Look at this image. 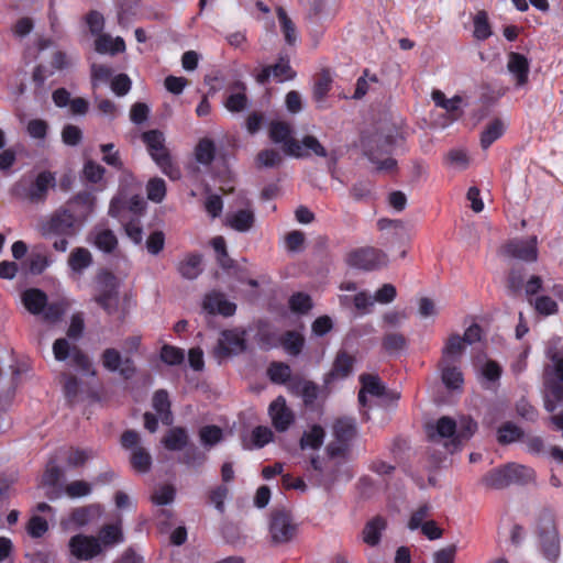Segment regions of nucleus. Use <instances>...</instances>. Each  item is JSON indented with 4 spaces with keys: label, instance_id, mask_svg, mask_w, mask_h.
<instances>
[{
    "label": "nucleus",
    "instance_id": "nucleus-1",
    "mask_svg": "<svg viewBox=\"0 0 563 563\" xmlns=\"http://www.w3.org/2000/svg\"><path fill=\"white\" fill-rule=\"evenodd\" d=\"M95 197L80 191L56 209L41 225L44 236H75L93 211Z\"/></svg>",
    "mask_w": 563,
    "mask_h": 563
},
{
    "label": "nucleus",
    "instance_id": "nucleus-2",
    "mask_svg": "<svg viewBox=\"0 0 563 563\" xmlns=\"http://www.w3.org/2000/svg\"><path fill=\"white\" fill-rule=\"evenodd\" d=\"M536 536L542 556L551 563L556 562L561 554V538L553 509L543 508L540 510L537 518Z\"/></svg>",
    "mask_w": 563,
    "mask_h": 563
},
{
    "label": "nucleus",
    "instance_id": "nucleus-3",
    "mask_svg": "<svg viewBox=\"0 0 563 563\" xmlns=\"http://www.w3.org/2000/svg\"><path fill=\"white\" fill-rule=\"evenodd\" d=\"M547 357L552 362V366L545 368V387L553 400H545L544 408L548 412H554L556 404L563 401V352L555 346H549Z\"/></svg>",
    "mask_w": 563,
    "mask_h": 563
},
{
    "label": "nucleus",
    "instance_id": "nucleus-4",
    "mask_svg": "<svg viewBox=\"0 0 563 563\" xmlns=\"http://www.w3.org/2000/svg\"><path fill=\"white\" fill-rule=\"evenodd\" d=\"M142 141L145 143L151 157L161 170L173 180L179 179L181 176L180 169L173 162L172 156L165 146L163 132L159 130L146 131L142 134Z\"/></svg>",
    "mask_w": 563,
    "mask_h": 563
},
{
    "label": "nucleus",
    "instance_id": "nucleus-5",
    "mask_svg": "<svg viewBox=\"0 0 563 563\" xmlns=\"http://www.w3.org/2000/svg\"><path fill=\"white\" fill-rule=\"evenodd\" d=\"M121 446L131 451L130 463L132 468L141 474L147 473L152 467L150 452L141 445V437L135 430H125L120 438Z\"/></svg>",
    "mask_w": 563,
    "mask_h": 563
},
{
    "label": "nucleus",
    "instance_id": "nucleus-6",
    "mask_svg": "<svg viewBox=\"0 0 563 563\" xmlns=\"http://www.w3.org/2000/svg\"><path fill=\"white\" fill-rule=\"evenodd\" d=\"M386 262V254L372 246L353 250L346 255V264L349 266L364 271L378 269L384 266Z\"/></svg>",
    "mask_w": 563,
    "mask_h": 563
},
{
    "label": "nucleus",
    "instance_id": "nucleus-7",
    "mask_svg": "<svg viewBox=\"0 0 563 563\" xmlns=\"http://www.w3.org/2000/svg\"><path fill=\"white\" fill-rule=\"evenodd\" d=\"M291 126L284 121H272L269 124V137L274 143H282L286 154L294 157L309 156V152L301 148L300 142L291 137Z\"/></svg>",
    "mask_w": 563,
    "mask_h": 563
},
{
    "label": "nucleus",
    "instance_id": "nucleus-8",
    "mask_svg": "<svg viewBox=\"0 0 563 563\" xmlns=\"http://www.w3.org/2000/svg\"><path fill=\"white\" fill-rule=\"evenodd\" d=\"M297 532L292 517L287 510H274L271 515L269 534L275 544L289 542Z\"/></svg>",
    "mask_w": 563,
    "mask_h": 563
},
{
    "label": "nucleus",
    "instance_id": "nucleus-9",
    "mask_svg": "<svg viewBox=\"0 0 563 563\" xmlns=\"http://www.w3.org/2000/svg\"><path fill=\"white\" fill-rule=\"evenodd\" d=\"M68 547L70 554L80 561H90L102 553L99 540L93 536L82 533L73 536Z\"/></svg>",
    "mask_w": 563,
    "mask_h": 563
},
{
    "label": "nucleus",
    "instance_id": "nucleus-10",
    "mask_svg": "<svg viewBox=\"0 0 563 563\" xmlns=\"http://www.w3.org/2000/svg\"><path fill=\"white\" fill-rule=\"evenodd\" d=\"M102 366L109 372H119L124 379H131L136 373V366L131 357L122 358L121 353L114 347L106 349L101 354Z\"/></svg>",
    "mask_w": 563,
    "mask_h": 563
},
{
    "label": "nucleus",
    "instance_id": "nucleus-11",
    "mask_svg": "<svg viewBox=\"0 0 563 563\" xmlns=\"http://www.w3.org/2000/svg\"><path fill=\"white\" fill-rule=\"evenodd\" d=\"M537 244V236H531L527 240L515 239L505 244L504 252L512 258L532 263L538 260Z\"/></svg>",
    "mask_w": 563,
    "mask_h": 563
},
{
    "label": "nucleus",
    "instance_id": "nucleus-12",
    "mask_svg": "<svg viewBox=\"0 0 563 563\" xmlns=\"http://www.w3.org/2000/svg\"><path fill=\"white\" fill-rule=\"evenodd\" d=\"M268 413L272 419V424L278 432L287 431L295 422V415L287 406L284 396H278L273 400L268 407Z\"/></svg>",
    "mask_w": 563,
    "mask_h": 563
},
{
    "label": "nucleus",
    "instance_id": "nucleus-13",
    "mask_svg": "<svg viewBox=\"0 0 563 563\" xmlns=\"http://www.w3.org/2000/svg\"><path fill=\"white\" fill-rule=\"evenodd\" d=\"M202 309L209 314H220L228 318L235 313L236 305L229 301L224 294L213 290L205 295Z\"/></svg>",
    "mask_w": 563,
    "mask_h": 563
},
{
    "label": "nucleus",
    "instance_id": "nucleus-14",
    "mask_svg": "<svg viewBox=\"0 0 563 563\" xmlns=\"http://www.w3.org/2000/svg\"><path fill=\"white\" fill-rule=\"evenodd\" d=\"M55 174L49 170H44L37 174L35 180L31 184L25 192V198L33 202H43L46 200L49 188L55 187Z\"/></svg>",
    "mask_w": 563,
    "mask_h": 563
},
{
    "label": "nucleus",
    "instance_id": "nucleus-15",
    "mask_svg": "<svg viewBox=\"0 0 563 563\" xmlns=\"http://www.w3.org/2000/svg\"><path fill=\"white\" fill-rule=\"evenodd\" d=\"M244 349V339L232 330H225L221 333L213 353L217 358L222 360L238 352H242Z\"/></svg>",
    "mask_w": 563,
    "mask_h": 563
},
{
    "label": "nucleus",
    "instance_id": "nucleus-16",
    "mask_svg": "<svg viewBox=\"0 0 563 563\" xmlns=\"http://www.w3.org/2000/svg\"><path fill=\"white\" fill-rule=\"evenodd\" d=\"M88 241L99 251L111 254L119 245V241L114 232L106 227L96 225L88 235Z\"/></svg>",
    "mask_w": 563,
    "mask_h": 563
},
{
    "label": "nucleus",
    "instance_id": "nucleus-17",
    "mask_svg": "<svg viewBox=\"0 0 563 563\" xmlns=\"http://www.w3.org/2000/svg\"><path fill=\"white\" fill-rule=\"evenodd\" d=\"M354 362L355 358L352 355L345 351H340L335 356L331 371L324 376V388H328L335 379L346 378L353 371Z\"/></svg>",
    "mask_w": 563,
    "mask_h": 563
},
{
    "label": "nucleus",
    "instance_id": "nucleus-18",
    "mask_svg": "<svg viewBox=\"0 0 563 563\" xmlns=\"http://www.w3.org/2000/svg\"><path fill=\"white\" fill-rule=\"evenodd\" d=\"M333 79L329 69H322L314 77L312 99L320 110L328 109L327 97L332 89Z\"/></svg>",
    "mask_w": 563,
    "mask_h": 563
},
{
    "label": "nucleus",
    "instance_id": "nucleus-19",
    "mask_svg": "<svg viewBox=\"0 0 563 563\" xmlns=\"http://www.w3.org/2000/svg\"><path fill=\"white\" fill-rule=\"evenodd\" d=\"M387 528V520L377 515L368 520L362 531V539L368 547H376L382 540V534Z\"/></svg>",
    "mask_w": 563,
    "mask_h": 563
},
{
    "label": "nucleus",
    "instance_id": "nucleus-20",
    "mask_svg": "<svg viewBox=\"0 0 563 563\" xmlns=\"http://www.w3.org/2000/svg\"><path fill=\"white\" fill-rule=\"evenodd\" d=\"M145 201L140 195H134L128 199L113 198L110 203L109 213L112 217H119L123 210H129L134 214H141L145 210Z\"/></svg>",
    "mask_w": 563,
    "mask_h": 563
},
{
    "label": "nucleus",
    "instance_id": "nucleus-21",
    "mask_svg": "<svg viewBox=\"0 0 563 563\" xmlns=\"http://www.w3.org/2000/svg\"><path fill=\"white\" fill-rule=\"evenodd\" d=\"M47 295L40 288L25 289L21 295V300L25 309L34 316L41 314L47 306Z\"/></svg>",
    "mask_w": 563,
    "mask_h": 563
},
{
    "label": "nucleus",
    "instance_id": "nucleus-22",
    "mask_svg": "<svg viewBox=\"0 0 563 563\" xmlns=\"http://www.w3.org/2000/svg\"><path fill=\"white\" fill-rule=\"evenodd\" d=\"M508 70L515 76L516 85L521 87L528 82L529 62L520 53L511 52L508 56Z\"/></svg>",
    "mask_w": 563,
    "mask_h": 563
},
{
    "label": "nucleus",
    "instance_id": "nucleus-23",
    "mask_svg": "<svg viewBox=\"0 0 563 563\" xmlns=\"http://www.w3.org/2000/svg\"><path fill=\"white\" fill-rule=\"evenodd\" d=\"M290 390L300 394L306 406H312L320 393V388L316 383L305 380L299 376H294L291 379Z\"/></svg>",
    "mask_w": 563,
    "mask_h": 563
},
{
    "label": "nucleus",
    "instance_id": "nucleus-24",
    "mask_svg": "<svg viewBox=\"0 0 563 563\" xmlns=\"http://www.w3.org/2000/svg\"><path fill=\"white\" fill-rule=\"evenodd\" d=\"M153 409L159 416L163 424L172 426L174 422V416L170 410L172 402L169 400V395L166 389H158L154 393L152 398Z\"/></svg>",
    "mask_w": 563,
    "mask_h": 563
},
{
    "label": "nucleus",
    "instance_id": "nucleus-25",
    "mask_svg": "<svg viewBox=\"0 0 563 563\" xmlns=\"http://www.w3.org/2000/svg\"><path fill=\"white\" fill-rule=\"evenodd\" d=\"M454 363L455 362L442 363V361L439 363L442 382L450 390L461 389L464 384L463 373Z\"/></svg>",
    "mask_w": 563,
    "mask_h": 563
},
{
    "label": "nucleus",
    "instance_id": "nucleus-26",
    "mask_svg": "<svg viewBox=\"0 0 563 563\" xmlns=\"http://www.w3.org/2000/svg\"><path fill=\"white\" fill-rule=\"evenodd\" d=\"M163 446L168 451H181L189 442V435L184 427H173L162 438Z\"/></svg>",
    "mask_w": 563,
    "mask_h": 563
},
{
    "label": "nucleus",
    "instance_id": "nucleus-27",
    "mask_svg": "<svg viewBox=\"0 0 563 563\" xmlns=\"http://www.w3.org/2000/svg\"><path fill=\"white\" fill-rule=\"evenodd\" d=\"M255 223V214L251 209H240L227 216V224L238 231L247 232Z\"/></svg>",
    "mask_w": 563,
    "mask_h": 563
},
{
    "label": "nucleus",
    "instance_id": "nucleus-28",
    "mask_svg": "<svg viewBox=\"0 0 563 563\" xmlns=\"http://www.w3.org/2000/svg\"><path fill=\"white\" fill-rule=\"evenodd\" d=\"M101 548H111L124 541L122 528L119 523H107L102 526L96 537Z\"/></svg>",
    "mask_w": 563,
    "mask_h": 563
},
{
    "label": "nucleus",
    "instance_id": "nucleus-29",
    "mask_svg": "<svg viewBox=\"0 0 563 563\" xmlns=\"http://www.w3.org/2000/svg\"><path fill=\"white\" fill-rule=\"evenodd\" d=\"M356 423L351 418H339L333 423V435L338 442L350 444L356 437Z\"/></svg>",
    "mask_w": 563,
    "mask_h": 563
},
{
    "label": "nucleus",
    "instance_id": "nucleus-30",
    "mask_svg": "<svg viewBox=\"0 0 563 563\" xmlns=\"http://www.w3.org/2000/svg\"><path fill=\"white\" fill-rule=\"evenodd\" d=\"M201 262L200 254L190 253L178 264V273L186 279H196L202 273Z\"/></svg>",
    "mask_w": 563,
    "mask_h": 563
},
{
    "label": "nucleus",
    "instance_id": "nucleus-31",
    "mask_svg": "<svg viewBox=\"0 0 563 563\" xmlns=\"http://www.w3.org/2000/svg\"><path fill=\"white\" fill-rule=\"evenodd\" d=\"M232 90H239L235 93H231L224 101L225 108L230 112H240L246 108L247 97L245 95V84L238 80L230 86Z\"/></svg>",
    "mask_w": 563,
    "mask_h": 563
},
{
    "label": "nucleus",
    "instance_id": "nucleus-32",
    "mask_svg": "<svg viewBox=\"0 0 563 563\" xmlns=\"http://www.w3.org/2000/svg\"><path fill=\"white\" fill-rule=\"evenodd\" d=\"M92 255L89 250L85 247H75L68 257V266L75 273L81 274L86 268L92 264Z\"/></svg>",
    "mask_w": 563,
    "mask_h": 563
},
{
    "label": "nucleus",
    "instance_id": "nucleus-33",
    "mask_svg": "<svg viewBox=\"0 0 563 563\" xmlns=\"http://www.w3.org/2000/svg\"><path fill=\"white\" fill-rule=\"evenodd\" d=\"M483 484L492 489H504L510 484L507 465L494 468L482 478Z\"/></svg>",
    "mask_w": 563,
    "mask_h": 563
},
{
    "label": "nucleus",
    "instance_id": "nucleus-34",
    "mask_svg": "<svg viewBox=\"0 0 563 563\" xmlns=\"http://www.w3.org/2000/svg\"><path fill=\"white\" fill-rule=\"evenodd\" d=\"M464 349L465 343L459 334L450 335L442 351V363L457 362Z\"/></svg>",
    "mask_w": 563,
    "mask_h": 563
},
{
    "label": "nucleus",
    "instance_id": "nucleus-35",
    "mask_svg": "<svg viewBox=\"0 0 563 563\" xmlns=\"http://www.w3.org/2000/svg\"><path fill=\"white\" fill-rule=\"evenodd\" d=\"M456 422L454 419L443 416L438 419L434 427H428V435L434 440L435 435L439 438H455Z\"/></svg>",
    "mask_w": 563,
    "mask_h": 563
},
{
    "label": "nucleus",
    "instance_id": "nucleus-36",
    "mask_svg": "<svg viewBox=\"0 0 563 563\" xmlns=\"http://www.w3.org/2000/svg\"><path fill=\"white\" fill-rule=\"evenodd\" d=\"M510 484L526 485L534 481L536 472L533 468L516 463L507 464Z\"/></svg>",
    "mask_w": 563,
    "mask_h": 563
},
{
    "label": "nucleus",
    "instance_id": "nucleus-37",
    "mask_svg": "<svg viewBox=\"0 0 563 563\" xmlns=\"http://www.w3.org/2000/svg\"><path fill=\"white\" fill-rule=\"evenodd\" d=\"M505 133L504 122L496 118L490 121L481 134V146L487 150L495 141L500 139Z\"/></svg>",
    "mask_w": 563,
    "mask_h": 563
},
{
    "label": "nucleus",
    "instance_id": "nucleus-38",
    "mask_svg": "<svg viewBox=\"0 0 563 563\" xmlns=\"http://www.w3.org/2000/svg\"><path fill=\"white\" fill-rule=\"evenodd\" d=\"M279 342L288 354L297 356L303 349L305 338L299 332L289 330L280 336Z\"/></svg>",
    "mask_w": 563,
    "mask_h": 563
},
{
    "label": "nucleus",
    "instance_id": "nucleus-39",
    "mask_svg": "<svg viewBox=\"0 0 563 563\" xmlns=\"http://www.w3.org/2000/svg\"><path fill=\"white\" fill-rule=\"evenodd\" d=\"M267 376L272 383L284 385L291 382V368L284 362H272L267 368Z\"/></svg>",
    "mask_w": 563,
    "mask_h": 563
},
{
    "label": "nucleus",
    "instance_id": "nucleus-40",
    "mask_svg": "<svg viewBox=\"0 0 563 563\" xmlns=\"http://www.w3.org/2000/svg\"><path fill=\"white\" fill-rule=\"evenodd\" d=\"M196 161L202 165H210L216 157L214 142L209 137L199 140L195 147Z\"/></svg>",
    "mask_w": 563,
    "mask_h": 563
},
{
    "label": "nucleus",
    "instance_id": "nucleus-41",
    "mask_svg": "<svg viewBox=\"0 0 563 563\" xmlns=\"http://www.w3.org/2000/svg\"><path fill=\"white\" fill-rule=\"evenodd\" d=\"M523 437L521 428L512 422H505L497 429V441L501 445L514 443Z\"/></svg>",
    "mask_w": 563,
    "mask_h": 563
},
{
    "label": "nucleus",
    "instance_id": "nucleus-42",
    "mask_svg": "<svg viewBox=\"0 0 563 563\" xmlns=\"http://www.w3.org/2000/svg\"><path fill=\"white\" fill-rule=\"evenodd\" d=\"M198 434L201 444L206 448L214 446L223 440V430L216 424L201 427Z\"/></svg>",
    "mask_w": 563,
    "mask_h": 563
},
{
    "label": "nucleus",
    "instance_id": "nucleus-43",
    "mask_svg": "<svg viewBox=\"0 0 563 563\" xmlns=\"http://www.w3.org/2000/svg\"><path fill=\"white\" fill-rule=\"evenodd\" d=\"M324 435L323 428L319 424H314L309 431L303 432L300 439V448L317 450L322 445Z\"/></svg>",
    "mask_w": 563,
    "mask_h": 563
},
{
    "label": "nucleus",
    "instance_id": "nucleus-44",
    "mask_svg": "<svg viewBox=\"0 0 563 563\" xmlns=\"http://www.w3.org/2000/svg\"><path fill=\"white\" fill-rule=\"evenodd\" d=\"M525 269L512 267L506 279V287L510 296H518L525 288Z\"/></svg>",
    "mask_w": 563,
    "mask_h": 563
},
{
    "label": "nucleus",
    "instance_id": "nucleus-45",
    "mask_svg": "<svg viewBox=\"0 0 563 563\" xmlns=\"http://www.w3.org/2000/svg\"><path fill=\"white\" fill-rule=\"evenodd\" d=\"M473 35L476 40L485 41L492 35V26L486 11H478L473 19Z\"/></svg>",
    "mask_w": 563,
    "mask_h": 563
},
{
    "label": "nucleus",
    "instance_id": "nucleus-46",
    "mask_svg": "<svg viewBox=\"0 0 563 563\" xmlns=\"http://www.w3.org/2000/svg\"><path fill=\"white\" fill-rule=\"evenodd\" d=\"M362 389L372 396L385 397L387 395L385 386L376 375L363 374L360 376Z\"/></svg>",
    "mask_w": 563,
    "mask_h": 563
},
{
    "label": "nucleus",
    "instance_id": "nucleus-47",
    "mask_svg": "<svg viewBox=\"0 0 563 563\" xmlns=\"http://www.w3.org/2000/svg\"><path fill=\"white\" fill-rule=\"evenodd\" d=\"M277 18L286 43L289 45H294L297 41L296 26L291 19L288 16L287 12L284 10V8H277Z\"/></svg>",
    "mask_w": 563,
    "mask_h": 563
},
{
    "label": "nucleus",
    "instance_id": "nucleus-48",
    "mask_svg": "<svg viewBox=\"0 0 563 563\" xmlns=\"http://www.w3.org/2000/svg\"><path fill=\"white\" fill-rule=\"evenodd\" d=\"M161 360L170 366H177L184 363V350L170 344H164L159 353Z\"/></svg>",
    "mask_w": 563,
    "mask_h": 563
},
{
    "label": "nucleus",
    "instance_id": "nucleus-49",
    "mask_svg": "<svg viewBox=\"0 0 563 563\" xmlns=\"http://www.w3.org/2000/svg\"><path fill=\"white\" fill-rule=\"evenodd\" d=\"M529 303L541 316H551L558 312L559 306L550 296H539L534 299L530 298Z\"/></svg>",
    "mask_w": 563,
    "mask_h": 563
},
{
    "label": "nucleus",
    "instance_id": "nucleus-50",
    "mask_svg": "<svg viewBox=\"0 0 563 563\" xmlns=\"http://www.w3.org/2000/svg\"><path fill=\"white\" fill-rule=\"evenodd\" d=\"M98 291L118 296V279L109 271H102L97 275Z\"/></svg>",
    "mask_w": 563,
    "mask_h": 563
},
{
    "label": "nucleus",
    "instance_id": "nucleus-51",
    "mask_svg": "<svg viewBox=\"0 0 563 563\" xmlns=\"http://www.w3.org/2000/svg\"><path fill=\"white\" fill-rule=\"evenodd\" d=\"M288 303L290 310L299 314H306L312 308L311 297L308 294L301 291L291 295Z\"/></svg>",
    "mask_w": 563,
    "mask_h": 563
},
{
    "label": "nucleus",
    "instance_id": "nucleus-52",
    "mask_svg": "<svg viewBox=\"0 0 563 563\" xmlns=\"http://www.w3.org/2000/svg\"><path fill=\"white\" fill-rule=\"evenodd\" d=\"M147 199L159 203L166 196V184L163 178L154 177L151 178L146 185Z\"/></svg>",
    "mask_w": 563,
    "mask_h": 563
},
{
    "label": "nucleus",
    "instance_id": "nucleus-53",
    "mask_svg": "<svg viewBox=\"0 0 563 563\" xmlns=\"http://www.w3.org/2000/svg\"><path fill=\"white\" fill-rule=\"evenodd\" d=\"M382 345L387 353L393 354L406 347L407 339L401 333H386L383 338Z\"/></svg>",
    "mask_w": 563,
    "mask_h": 563
},
{
    "label": "nucleus",
    "instance_id": "nucleus-54",
    "mask_svg": "<svg viewBox=\"0 0 563 563\" xmlns=\"http://www.w3.org/2000/svg\"><path fill=\"white\" fill-rule=\"evenodd\" d=\"M176 496V489L173 485H163L158 487L151 496L153 504L165 506L172 504Z\"/></svg>",
    "mask_w": 563,
    "mask_h": 563
},
{
    "label": "nucleus",
    "instance_id": "nucleus-55",
    "mask_svg": "<svg viewBox=\"0 0 563 563\" xmlns=\"http://www.w3.org/2000/svg\"><path fill=\"white\" fill-rule=\"evenodd\" d=\"M93 457L92 450H82L78 448H70L67 455V464L70 467H79L86 464V462Z\"/></svg>",
    "mask_w": 563,
    "mask_h": 563
},
{
    "label": "nucleus",
    "instance_id": "nucleus-56",
    "mask_svg": "<svg viewBox=\"0 0 563 563\" xmlns=\"http://www.w3.org/2000/svg\"><path fill=\"white\" fill-rule=\"evenodd\" d=\"M113 150H114L113 143L101 144L100 151L103 153L102 161L107 165H109L118 170H121L123 168V162L121 161L119 151H113Z\"/></svg>",
    "mask_w": 563,
    "mask_h": 563
},
{
    "label": "nucleus",
    "instance_id": "nucleus-57",
    "mask_svg": "<svg viewBox=\"0 0 563 563\" xmlns=\"http://www.w3.org/2000/svg\"><path fill=\"white\" fill-rule=\"evenodd\" d=\"M477 430V423L472 418H462L460 420V427L456 428V434L453 439V442H461L464 440H468Z\"/></svg>",
    "mask_w": 563,
    "mask_h": 563
},
{
    "label": "nucleus",
    "instance_id": "nucleus-58",
    "mask_svg": "<svg viewBox=\"0 0 563 563\" xmlns=\"http://www.w3.org/2000/svg\"><path fill=\"white\" fill-rule=\"evenodd\" d=\"M106 169L95 161H88L84 165L82 174L87 181L97 184L104 176Z\"/></svg>",
    "mask_w": 563,
    "mask_h": 563
},
{
    "label": "nucleus",
    "instance_id": "nucleus-59",
    "mask_svg": "<svg viewBox=\"0 0 563 563\" xmlns=\"http://www.w3.org/2000/svg\"><path fill=\"white\" fill-rule=\"evenodd\" d=\"M306 236L299 230L290 231L285 236V245L288 252L298 253L303 250Z\"/></svg>",
    "mask_w": 563,
    "mask_h": 563
},
{
    "label": "nucleus",
    "instance_id": "nucleus-60",
    "mask_svg": "<svg viewBox=\"0 0 563 563\" xmlns=\"http://www.w3.org/2000/svg\"><path fill=\"white\" fill-rule=\"evenodd\" d=\"M271 67L273 76L278 81L291 80L296 76V73L291 69L289 60L287 59L279 58V60Z\"/></svg>",
    "mask_w": 563,
    "mask_h": 563
},
{
    "label": "nucleus",
    "instance_id": "nucleus-61",
    "mask_svg": "<svg viewBox=\"0 0 563 563\" xmlns=\"http://www.w3.org/2000/svg\"><path fill=\"white\" fill-rule=\"evenodd\" d=\"M73 362L74 364L86 374L96 375L92 368V363L89 356L84 353L79 347L73 346Z\"/></svg>",
    "mask_w": 563,
    "mask_h": 563
},
{
    "label": "nucleus",
    "instance_id": "nucleus-62",
    "mask_svg": "<svg viewBox=\"0 0 563 563\" xmlns=\"http://www.w3.org/2000/svg\"><path fill=\"white\" fill-rule=\"evenodd\" d=\"M229 494V488L225 485H219L209 490V503L213 504L219 512H224V500Z\"/></svg>",
    "mask_w": 563,
    "mask_h": 563
},
{
    "label": "nucleus",
    "instance_id": "nucleus-63",
    "mask_svg": "<svg viewBox=\"0 0 563 563\" xmlns=\"http://www.w3.org/2000/svg\"><path fill=\"white\" fill-rule=\"evenodd\" d=\"M273 432L264 426L255 427L252 431V443L255 448L261 449L273 440Z\"/></svg>",
    "mask_w": 563,
    "mask_h": 563
},
{
    "label": "nucleus",
    "instance_id": "nucleus-64",
    "mask_svg": "<svg viewBox=\"0 0 563 563\" xmlns=\"http://www.w3.org/2000/svg\"><path fill=\"white\" fill-rule=\"evenodd\" d=\"M62 140L68 146H77L82 140V131L74 124H66L62 130Z\"/></svg>",
    "mask_w": 563,
    "mask_h": 563
}]
</instances>
